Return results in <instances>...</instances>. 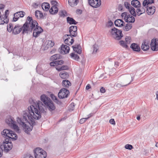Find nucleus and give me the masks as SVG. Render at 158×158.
Listing matches in <instances>:
<instances>
[{
    "instance_id": "nucleus-1",
    "label": "nucleus",
    "mask_w": 158,
    "mask_h": 158,
    "mask_svg": "<svg viewBox=\"0 0 158 158\" xmlns=\"http://www.w3.org/2000/svg\"><path fill=\"white\" fill-rule=\"evenodd\" d=\"M40 99L44 105L40 101H36L31 99L33 102L32 105L28 107V110L22 112L21 118H17L18 123L23 127L25 129V132L27 134L29 133V131L32 130V126L36 124L35 119H40L41 117V113L45 112V107L51 111L56 109L55 106L50 98L45 95H42Z\"/></svg>"
},
{
    "instance_id": "nucleus-2",
    "label": "nucleus",
    "mask_w": 158,
    "mask_h": 158,
    "mask_svg": "<svg viewBox=\"0 0 158 158\" xmlns=\"http://www.w3.org/2000/svg\"><path fill=\"white\" fill-rule=\"evenodd\" d=\"M7 29L10 32L12 31L13 33L15 35L19 34L22 30L23 34H27L33 31V36L35 38L39 36L43 31L42 28L38 26L37 22L30 16L27 17L26 21L23 26L18 24L14 27V24L10 23L7 26Z\"/></svg>"
},
{
    "instance_id": "nucleus-3",
    "label": "nucleus",
    "mask_w": 158,
    "mask_h": 158,
    "mask_svg": "<svg viewBox=\"0 0 158 158\" xmlns=\"http://www.w3.org/2000/svg\"><path fill=\"white\" fill-rule=\"evenodd\" d=\"M2 135L4 137L7 138L2 143L0 142V157L2 155L3 151L8 152L11 149L12 144L9 140H15L17 139V135L13 131L8 129H5L1 132Z\"/></svg>"
},
{
    "instance_id": "nucleus-4",
    "label": "nucleus",
    "mask_w": 158,
    "mask_h": 158,
    "mask_svg": "<svg viewBox=\"0 0 158 158\" xmlns=\"http://www.w3.org/2000/svg\"><path fill=\"white\" fill-rule=\"evenodd\" d=\"M6 122L9 127L16 131H19V127L16 124V122L13 118L10 116H7L6 119Z\"/></svg>"
},
{
    "instance_id": "nucleus-5",
    "label": "nucleus",
    "mask_w": 158,
    "mask_h": 158,
    "mask_svg": "<svg viewBox=\"0 0 158 158\" xmlns=\"http://www.w3.org/2000/svg\"><path fill=\"white\" fill-rule=\"evenodd\" d=\"M111 36L117 40H119L123 37V35L121 30L114 27L110 31Z\"/></svg>"
},
{
    "instance_id": "nucleus-6",
    "label": "nucleus",
    "mask_w": 158,
    "mask_h": 158,
    "mask_svg": "<svg viewBox=\"0 0 158 158\" xmlns=\"http://www.w3.org/2000/svg\"><path fill=\"white\" fill-rule=\"evenodd\" d=\"M34 154L35 158H46L47 156L46 152L39 148L35 149Z\"/></svg>"
},
{
    "instance_id": "nucleus-7",
    "label": "nucleus",
    "mask_w": 158,
    "mask_h": 158,
    "mask_svg": "<svg viewBox=\"0 0 158 158\" xmlns=\"http://www.w3.org/2000/svg\"><path fill=\"white\" fill-rule=\"evenodd\" d=\"M133 78L131 75L129 74L122 75L120 77L121 83L126 85V86H127L133 81Z\"/></svg>"
},
{
    "instance_id": "nucleus-8",
    "label": "nucleus",
    "mask_w": 158,
    "mask_h": 158,
    "mask_svg": "<svg viewBox=\"0 0 158 158\" xmlns=\"http://www.w3.org/2000/svg\"><path fill=\"white\" fill-rule=\"evenodd\" d=\"M69 90L65 88L61 89L59 92L58 95L59 98L63 99L67 98L69 94Z\"/></svg>"
},
{
    "instance_id": "nucleus-9",
    "label": "nucleus",
    "mask_w": 158,
    "mask_h": 158,
    "mask_svg": "<svg viewBox=\"0 0 158 158\" xmlns=\"http://www.w3.org/2000/svg\"><path fill=\"white\" fill-rule=\"evenodd\" d=\"M124 5L126 8L128 10L131 15L134 16H136V15L135 9L131 6L129 3L127 2H124Z\"/></svg>"
},
{
    "instance_id": "nucleus-10",
    "label": "nucleus",
    "mask_w": 158,
    "mask_h": 158,
    "mask_svg": "<svg viewBox=\"0 0 158 158\" xmlns=\"http://www.w3.org/2000/svg\"><path fill=\"white\" fill-rule=\"evenodd\" d=\"M151 48L152 50L154 51L158 50V40L156 39H152L150 44Z\"/></svg>"
},
{
    "instance_id": "nucleus-11",
    "label": "nucleus",
    "mask_w": 158,
    "mask_h": 158,
    "mask_svg": "<svg viewBox=\"0 0 158 158\" xmlns=\"http://www.w3.org/2000/svg\"><path fill=\"white\" fill-rule=\"evenodd\" d=\"M88 2L90 5L94 8H97L101 4L100 0H88Z\"/></svg>"
},
{
    "instance_id": "nucleus-12",
    "label": "nucleus",
    "mask_w": 158,
    "mask_h": 158,
    "mask_svg": "<svg viewBox=\"0 0 158 158\" xmlns=\"http://www.w3.org/2000/svg\"><path fill=\"white\" fill-rule=\"evenodd\" d=\"M77 27L75 26H72L69 27V32L71 37H76L77 35Z\"/></svg>"
},
{
    "instance_id": "nucleus-13",
    "label": "nucleus",
    "mask_w": 158,
    "mask_h": 158,
    "mask_svg": "<svg viewBox=\"0 0 158 158\" xmlns=\"http://www.w3.org/2000/svg\"><path fill=\"white\" fill-rule=\"evenodd\" d=\"M71 36L70 35H65L63 39L64 40V43L69 45H72L74 42V40L73 39H71L69 36Z\"/></svg>"
},
{
    "instance_id": "nucleus-14",
    "label": "nucleus",
    "mask_w": 158,
    "mask_h": 158,
    "mask_svg": "<svg viewBox=\"0 0 158 158\" xmlns=\"http://www.w3.org/2000/svg\"><path fill=\"white\" fill-rule=\"evenodd\" d=\"M70 48L69 46L65 45H62L61 49L59 50V52L63 54H64L69 52Z\"/></svg>"
},
{
    "instance_id": "nucleus-15",
    "label": "nucleus",
    "mask_w": 158,
    "mask_h": 158,
    "mask_svg": "<svg viewBox=\"0 0 158 158\" xmlns=\"http://www.w3.org/2000/svg\"><path fill=\"white\" fill-rule=\"evenodd\" d=\"M147 8V12L148 15H152L155 12V7L154 6H148L146 7Z\"/></svg>"
},
{
    "instance_id": "nucleus-16",
    "label": "nucleus",
    "mask_w": 158,
    "mask_h": 158,
    "mask_svg": "<svg viewBox=\"0 0 158 158\" xmlns=\"http://www.w3.org/2000/svg\"><path fill=\"white\" fill-rule=\"evenodd\" d=\"M64 61L62 60L53 61L50 63V65L51 66H54L58 65H61L64 63Z\"/></svg>"
},
{
    "instance_id": "nucleus-17",
    "label": "nucleus",
    "mask_w": 158,
    "mask_h": 158,
    "mask_svg": "<svg viewBox=\"0 0 158 158\" xmlns=\"http://www.w3.org/2000/svg\"><path fill=\"white\" fill-rule=\"evenodd\" d=\"M125 21L128 23H133L135 22V19L134 16L128 14V16L126 19H125Z\"/></svg>"
},
{
    "instance_id": "nucleus-18",
    "label": "nucleus",
    "mask_w": 158,
    "mask_h": 158,
    "mask_svg": "<svg viewBox=\"0 0 158 158\" xmlns=\"http://www.w3.org/2000/svg\"><path fill=\"white\" fill-rule=\"evenodd\" d=\"M124 22L121 19H118L114 21V24L116 26L122 27L123 26Z\"/></svg>"
},
{
    "instance_id": "nucleus-19",
    "label": "nucleus",
    "mask_w": 158,
    "mask_h": 158,
    "mask_svg": "<svg viewBox=\"0 0 158 158\" xmlns=\"http://www.w3.org/2000/svg\"><path fill=\"white\" fill-rule=\"evenodd\" d=\"M130 47L135 51L139 52L140 50V47L137 44L135 43L131 44Z\"/></svg>"
},
{
    "instance_id": "nucleus-20",
    "label": "nucleus",
    "mask_w": 158,
    "mask_h": 158,
    "mask_svg": "<svg viewBox=\"0 0 158 158\" xmlns=\"http://www.w3.org/2000/svg\"><path fill=\"white\" fill-rule=\"evenodd\" d=\"M131 4L135 7L139 8L141 6L140 2L138 0H133L131 2Z\"/></svg>"
},
{
    "instance_id": "nucleus-21",
    "label": "nucleus",
    "mask_w": 158,
    "mask_h": 158,
    "mask_svg": "<svg viewBox=\"0 0 158 158\" xmlns=\"http://www.w3.org/2000/svg\"><path fill=\"white\" fill-rule=\"evenodd\" d=\"M72 47L74 51L79 54H81V50L80 49V47L79 44L73 46Z\"/></svg>"
},
{
    "instance_id": "nucleus-22",
    "label": "nucleus",
    "mask_w": 158,
    "mask_h": 158,
    "mask_svg": "<svg viewBox=\"0 0 158 158\" xmlns=\"http://www.w3.org/2000/svg\"><path fill=\"white\" fill-rule=\"evenodd\" d=\"M50 96L52 100L56 103L58 105H61L62 103L59 100L57 97L55 96L53 94H51L50 95Z\"/></svg>"
},
{
    "instance_id": "nucleus-23",
    "label": "nucleus",
    "mask_w": 158,
    "mask_h": 158,
    "mask_svg": "<svg viewBox=\"0 0 158 158\" xmlns=\"http://www.w3.org/2000/svg\"><path fill=\"white\" fill-rule=\"evenodd\" d=\"M58 10V9L57 7L52 6L49 10L50 13L51 14H55L57 13Z\"/></svg>"
},
{
    "instance_id": "nucleus-24",
    "label": "nucleus",
    "mask_w": 158,
    "mask_h": 158,
    "mask_svg": "<svg viewBox=\"0 0 158 158\" xmlns=\"http://www.w3.org/2000/svg\"><path fill=\"white\" fill-rule=\"evenodd\" d=\"M67 23L70 24H76L77 22L73 18L68 17L67 18Z\"/></svg>"
},
{
    "instance_id": "nucleus-25",
    "label": "nucleus",
    "mask_w": 158,
    "mask_h": 158,
    "mask_svg": "<svg viewBox=\"0 0 158 158\" xmlns=\"http://www.w3.org/2000/svg\"><path fill=\"white\" fill-rule=\"evenodd\" d=\"M154 2L153 0H144L143 3V6L146 7L150 6V4Z\"/></svg>"
},
{
    "instance_id": "nucleus-26",
    "label": "nucleus",
    "mask_w": 158,
    "mask_h": 158,
    "mask_svg": "<svg viewBox=\"0 0 158 158\" xmlns=\"http://www.w3.org/2000/svg\"><path fill=\"white\" fill-rule=\"evenodd\" d=\"M141 48L143 50L145 51L149 49V47L148 43L144 41L142 44Z\"/></svg>"
},
{
    "instance_id": "nucleus-27",
    "label": "nucleus",
    "mask_w": 158,
    "mask_h": 158,
    "mask_svg": "<svg viewBox=\"0 0 158 158\" xmlns=\"http://www.w3.org/2000/svg\"><path fill=\"white\" fill-rule=\"evenodd\" d=\"M78 2V0H69L68 3L72 7L76 6Z\"/></svg>"
},
{
    "instance_id": "nucleus-28",
    "label": "nucleus",
    "mask_w": 158,
    "mask_h": 158,
    "mask_svg": "<svg viewBox=\"0 0 158 158\" xmlns=\"http://www.w3.org/2000/svg\"><path fill=\"white\" fill-rule=\"evenodd\" d=\"M62 84L63 87L66 88H69L71 84L70 82L67 80H63L62 82Z\"/></svg>"
},
{
    "instance_id": "nucleus-29",
    "label": "nucleus",
    "mask_w": 158,
    "mask_h": 158,
    "mask_svg": "<svg viewBox=\"0 0 158 158\" xmlns=\"http://www.w3.org/2000/svg\"><path fill=\"white\" fill-rule=\"evenodd\" d=\"M50 7V5L48 3H43L42 5V9L45 11H48Z\"/></svg>"
},
{
    "instance_id": "nucleus-30",
    "label": "nucleus",
    "mask_w": 158,
    "mask_h": 158,
    "mask_svg": "<svg viewBox=\"0 0 158 158\" xmlns=\"http://www.w3.org/2000/svg\"><path fill=\"white\" fill-rule=\"evenodd\" d=\"M61 58V56L59 54H56L52 56L50 58V60L52 61H55Z\"/></svg>"
},
{
    "instance_id": "nucleus-31",
    "label": "nucleus",
    "mask_w": 158,
    "mask_h": 158,
    "mask_svg": "<svg viewBox=\"0 0 158 158\" xmlns=\"http://www.w3.org/2000/svg\"><path fill=\"white\" fill-rule=\"evenodd\" d=\"M8 22V19H6L3 16H0V25L7 23Z\"/></svg>"
},
{
    "instance_id": "nucleus-32",
    "label": "nucleus",
    "mask_w": 158,
    "mask_h": 158,
    "mask_svg": "<svg viewBox=\"0 0 158 158\" xmlns=\"http://www.w3.org/2000/svg\"><path fill=\"white\" fill-rule=\"evenodd\" d=\"M132 25L131 23L127 24L123 28V30L125 31H128L130 30L132 27Z\"/></svg>"
},
{
    "instance_id": "nucleus-33",
    "label": "nucleus",
    "mask_w": 158,
    "mask_h": 158,
    "mask_svg": "<svg viewBox=\"0 0 158 158\" xmlns=\"http://www.w3.org/2000/svg\"><path fill=\"white\" fill-rule=\"evenodd\" d=\"M35 16L38 19L42 18L43 17V14L39 10H36L35 11Z\"/></svg>"
},
{
    "instance_id": "nucleus-34",
    "label": "nucleus",
    "mask_w": 158,
    "mask_h": 158,
    "mask_svg": "<svg viewBox=\"0 0 158 158\" xmlns=\"http://www.w3.org/2000/svg\"><path fill=\"white\" fill-rule=\"evenodd\" d=\"M60 76L61 78L65 79L69 77V74L67 73H63L61 72L60 74Z\"/></svg>"
},
{
    "instance_id": "nucleus-35",
    "label": "nucleus",
    "mask_w": 158,
    "mask_h": 158,
    "mask_svg": "<svg viewBox=\"0 0 158 158\" xmlns=\"http://www.w3.org/2000/svg\"><path fill=\"white\" fill-rule=\"evenodd\" d=\"M119 43L120 45L122 46L123 47L125 48H127L128 46L127 45V44L126 42H125L123 40H121L119 41Z\"/></svg>"
},
{
    "instance_id": "nucleus-36",
    "label": "nucleus",
    "mask_w": 158,
    "mask_h": 158,
    "mask_svg": "<svg viewBox=\"0 0 158 158\" xmlns=\"http://www.w3.org/2000/svg\"><path fill=\"white\" fill-rule=\"evenodd\" d=\"M92 116V114H89V116L88 117L86 118H81L80 120V123L81 124L85 122L90 117H91Z\"/></svg>"
},
{
    "instance_id": "nucleus-37",
    "label": "nucleus",
    "mask_w": 158,
    "mask_h": 158,
    "mask_svg": "<svg viewBox=\"0 0 158 158\" xmlns=\"http://www.w3.org/2000/svg\"><path fill=\"white\" fill-rule=\"evenodd\" d=\"M18 12H16L14 14V17L13 18V21L15 22L17 21L19 17H20L19 15V14Z\"/></svg>"
},
{
    "instance_id": "nucleus-38",
    "label": "nucleus",
    "mask_w": 158,
    "mask_h": 158,
    "mask_svg": "<svg viewBox=\"0 0 158 158\" xmlns=\"http://www.w3.org/2000/svg\"><path fill=\"white\" fill-rule=\"evenodd\" d=\"M70 56L72 58L77 60H78L79 59L78 56L73 53L70 54Z\"/></svg>"
},
{
    "instance_id": "nucleus-39",
    "label": "nucleus",
    "mask_w": 158,
    "mask_h": 158,
    "mask_svg": "<svg viewBox=\"0 0 158 158\" xmlns=\"http://www.w3.org/2000/svg\"><path fill=\"white\" fill-rule=\"evenodd\" d=\"M93 51L92 53L93 54H96L98 49V47L97 45L95 44L93 45Z\"/></svg>"
},
{
    "instance_id": "nucleus-40",
    "label": "nucleus",
    "mask_w": 158,
    "mask_h": 158,
    "mask_svg": "<svg viewBox=\"0 0 158 158\" xmlns=\"http://www.w3.org/2000/svg\"><path fill=\"white\" fill-rule=\"evenodd\" d=\"M54 44V42H52L51 40H48V44L46 48H48L49 47H53Z\"/></svg>"
},
{
    "instance_id": "nucleus-41",
    "label": "nucleus",
    "mask_w": 158,
    "mask_h": 158,
    "mask_svg": "<svg viewBox=\"0 0 158 158\" xmlns=\"http://www.w3.org/2000/svg\"><path fill=\"white\" fill-rule=\"evenodd\" d=\"M143 11H141V9L139 8L137 9L136 10L135 13L136 14V13L137 15L139 16L141 15V14H142L143 13Z\"/></svg>"
},
{
    "instance_id": "nucleus-42",
    "label": "nucleus",
    "mask_w": 158,
    "mask_h": 158,
    "mask_svg": "<svg viewBox=\"0 0 158 158\" xmlns=\"http://www.w3.org/2000/svg\"><path fill=\"white\" fill-rule=\"evenodd\" d=\"M126 42L127 44H130L131 41V38L130 36H126L125 37Z\"/></svg>"
},
{
    "instance_id": "nucleus-43",
    "label": "nucleus",
    "mask_w": 158,
    "mask_h": 158,
    "mask_svg": "<svg viewBox=\"0 0 158 158\" xmlns=\"http://www.w3.org/2000/svg\"><path fill=\"white\" fill-rule=\"evenodd\" d=\"M126 85H124L123 83H118L116 85V87L118 88H120L121 87L125 86Z\"/></svg>"
},
{
    "instance_id": "nucleus-44",
    "label": "nucleus",
    "mask_w": 158,
    "mask_h": 158,
    "mask_svg": "<svg viewBox=\"0 0 158 158\" xmlns=\"http://www.w3.org/2000/svg\"><path fill=\"white\" fill-rule=\"evenodd\" d=\"M23 158H34V157L30 154H25L23 155Z\"/></svg>"
},
{
    "instance_id": "nucleus-45",
    "label": "nucleus",
    "mask_w": 158,
    "mask_h": 158,
    "mask_svg": "<svg viewBox=\"0 0 158 158\" xmlns=\"http://www.w3.org/2000/svg\"><path fill=\"white\" fill-rule=\"evenodd\" d=\"M113 25V23L111 20H110L108 21L106 24V26L108 27H111Z\"/></svg>"
},
{
    "instance_id": "nucleus-46",
    "label": "nucleus",
    "mask_w": 158,
    "mask_h": 158,
    "mask_svg": "<svg viewBox=\"0 0 158 158\" xmlns=\"http://www.w3.org/2000/svg\"><path fill=\"white\" fill-rule=\"evenodd\" d=\"M125 148L127 149L131 150L133 148V146L131 145L127 144L125 145Z\"/></svg>"
},
{
    "instance_id": "nucleus-47",
    "label": "nucleus",
    "mask_w": 158,
    "mask_h": 158,
    "mask_svg": "<svg viewBox=\"0 0 158 158\" xmlns=\"http://www.w3.org/2000/svg\"><path fill=\"white\" fill-rule=\"evenodd\" d=\"M121 16L124 18V19L125 20V19H126L127 18L128 16V14L127 15L126 12H124L121 15Z\"/></svg>"
},
{
    "instance_id": "nucleus-48",
    "label": "nucleus",
    "mask_w": 158,
    "mask_h": 158,
    "mask_svg": "<svg viewBox=\"0 0 158 158\" xmlns=\"http://www.w3.org/2000/svg\"><path fill=\"white\" fill-rule=\"evenodd\" d=\"M19 14V15L20 17H23L24 16L25 14V12L23 11L18 12Z\"/></svg>"
},
{
    "instance_id": "nucleus-49",
    "label": "nucleus",
    "mask_w": 158,
    "mask_h": 158,
    "mask_svg": "<svg viewBox=\"0 0 158 158\" xmlns=\"http://www.w3.org/2000/svg\"><path fill=\"white\" fill-rule=\"evenodd\" d=\"M51 3L52 6H55L56 7H57V2L55 1H51Z\"/></svg>"
},
{
    "instance_id": "nucleus-50",
    "label": "nucleus",
    "mask_w": 158,
    "mask_h": 158,
    "mask_svg": "<svg viewBox=\"0 0 158 158\" xmlns=\"http://www.w3.org/2000/svg\"><path fill=\"white\" fill-rule=\"evenodd\" d=\"M61 67V70L68 69V67L67 65H63Z\"/></svg>"
},
{
    "instance_id": "nucleus-51",
    "label": "nucleus",
    "mask_w": 158,
    "mask_h": 158,
    "mask_svg": "<svg viewBox=\"0 0 158 158\" xmlns=\"http://www.w3.org/2000/svg\"><path fill=\"white\" fill-rule=\"evenodd\" d=\"M9 10H6L5 12V15H4V18H5L6 19H8L7 18V17L8 16L9 13Z\"/></svg>"
},
{
    "instance_id": "nucleus-52",
    "label": "nucleus",
    "mask_w": 158,
    "mask_h": 158,
    "mask_svg": "<svg viewBox=\"0 0 158 158\" xmlns=\"http://www.w3.org/2000/svg\"><path fill=\"white\" fill-rule=\"evenodd\" d=\"M66 12H64V11L62 10L60 12V16H66L65 14H66Z\"/></svg>"
},
{
    "instance_id": "nucleus-53",
    "label": "nucleus",
    "mask_w": 158,
    "mask_h": 158,
    "mask_svg": "<svg viewBox=\"0 0 158 158\" xmlns=\"http://www.w3.org/2000/svg\"><path fill=\"white\" fill-rule=\"evenodd\" d=\"M109 123L111 124L115 125V122L114 119L111 118L109 121Z\"/></svg>"
},
{
    "instance_id": "nucleus-54",
    "label": "nucleus",
    "mask_w": 158,
    "mask_h": 158,
    "mask_svg": "<svg viewBox=\"0 0 158 158\" xmlns=\"http://www.w3.org/2000/svg\"><path fill=\"white\" fill-rule=\"evenodd\" d=\"M100 92L102 93H104L106 91L105 89L103 87H102L100 89Z\"/></svg>"
},
{
    "instance_id": "nucleus-55",
    "label": "nucleus",
    "mask_w": 158,
    "mask_h": 158,
    "mask_svg": "<svg viewBox=\"0 0 158 158\" xmlns=\"http://www.w3.org/2000/svg\"><path fill=\"white\" fill-rule=\"evenodd\" d=\"M5 7V5L3 4H0V9L2 10Z\"/></svg>"
},
{
    "instance_id": "nucleus-56",
    "label": "nucleus",
    "mask_w": 158,
    "mask_h": 158,
    "mask_svg": "<svg viewBox=\"0 0 158 158\" xmlns=\"http://www.w3.org/2000/svg\"><path fill=\"white\" fill-rule=\"evenodd\" d=\"M90 88H91V86H90V85L88 84L86 87V90H88Z\"/></svg>"
},
{
    "instance_id": "nucleus-57",
    "label": "nucleus",
    "mask_w": 158,
    "mask_h": 158,
    "mask_svg": "<svg viewBox=\"0 0 158 158\" xmlns=\"http://www.w3.org/2000/svg\"><path fill=\"white\" fill-rule=\"evenodd\" d=\"M33 6L35 8H36L37 7L38 5L36 3H35L33 4Z\"/></svg>"
},
{
    "instance_id": "nucleus-58",
    "label": "nucleus",
    "mask_w": 158,
    "mask_h": 158,
    "mask_svg": "<svg viewBox=\"0 0 158 158\" xmlns=\"http://www.w3.org/2000/svg\"><path fill=\"white\" fill-rule=\"evenodd\" d=\"M56 69L59 71H61V67H56Z\"/></svg>"
},
{
    "instance_id": "nucleus-59",
    "label": "nucleus",
    "mask_w": 158,
    "mask_h": 158,
    "mask_svg": "<svg viewBox=\"0 0 158 158\" xmlns=\"http://www.w3.org/2000/svg\"><path fill=\"white\" fill-rule=\"evenodd\" d=\"M56 50L55 49H53L50 52V53L51 54H52L56 52Z\"/></svg>"
},
{
    "instance_id": "nucleus-60",
    "label": "nucleus",
    "mask_w": 158,
    "mask_h": 158,
    "mask_svg": "<svg viewBox=\"0 0 158 158\" xmlns=\"http://www.w3.org/2000/svg\"><path fill=\"white\" fill-rule=\"evenodd\" d=\"M156 98L158 100V91H157L156 92Z\"/></svg>"
},
{
    "instance_id": "nucleus-61",
    "label": "nucleus",
    "mask_w": 158,
    "mask_h": 158,
    "mask_svg": "<svg viewBox=\"0 0 158 158\" xmlns=\"http://www.w3.org/2000/svg\"><path fill=\"white\" fill-rule=\"evenodd\" d=\"M140 119V116H138L137 117V119L138 120H139Z\"/></svg>"
},
{
    "instance_id": "nucleus-62",
    "label": "nucleus",
    "mask_w": 158,
    "mask_h": 158,
    "mask_svg": "<svg viewBox=\"0 0 158 158\" xmlns=\"http://www.w3.org/2000/svg\"><path fill=\"white\" fill-rule=\"evenodd\" d=\"M115 65H116L117 66L118 65V62H115Z\"/></svg>"
},
{
    "instance_id": "nucleus-63",
    "label": "nucleus",
    "mask_w": 158,
    "mask_h": 158,
    "mask_svg": "<svg viewBox=\"0 0 158 158\" xmlns=\"http://www.w3.org/2000/svg\"><path fill=\"white\" fill-rule=\"evenodd\" d=\"M141 11H144L143 13H144L145 12V10L144 8H142V9H140Z\"/></svg>"
},
{
    "instance_id": "nucleus-64",
    "label": "nucleus",
    "mask_w": 158,
    "mask_h": 158,
    "mask_svg": "<svg viewBox=\"0 0 158 158\" xmlns=\"http://www.w3.org/2000/svg\"><path fill=\"white\" fill-rule=\"evenodd\" d=\"M156 146L158 148V143H157L156 144Z\"/></svg>"
}]
</instances>
